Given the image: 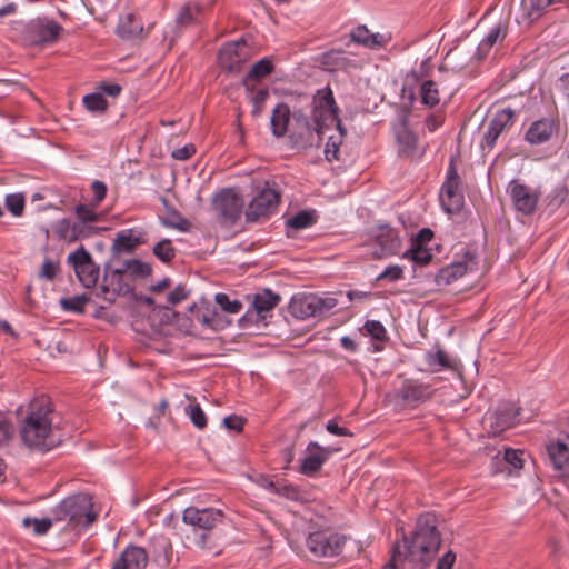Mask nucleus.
Returning <instances> with one entry per match:
<instances>
[{
  "mask_svg": "<svg viewBox=\"0 0 569 569\" xmlns=\"http://www.w3.org/2000/svg\"><path fill=\"white\" fill-rule=\"evenodd\" d=\"M22 442L31 450L48 452L61 443L53 427V410L47 397L33 399L20 428Z\"/></svg>",
  "mask_w": 569,
  "mask_h": 569,
  "instance_id": "nucleus-1",
  "label": "nucleus"
},
{
  "mask_svg": "<svg viewBox=\"0 0 569 569\" xmlns=\"http://www.w3.org/2000/svg\"><path fill=\"white\" fill-rule=\"evenodd\" d=\"M439 546L436 519L430 515L420 517L413 537L410 540L403 537V545L397 543L393 547L391 559L385 568L398 569L408 557L412 561H425L437 552Z\"/></svg>",
  "mask_w": 569,
  "mask_h": 569,
  "instance_id": "nucleus-2",
  "label": "nucleus"
},
{
  "mask_svg": "<svg viewBox=\"0 0 569 569\" xmlns=\"http://www.w3.org/2000/svg\"><path fill=\"white\" fill-rule=\"evenodd\" d=\"M56 521L68 520L73 527H88L97 519L92 510L91 497L86 493L70 496L57 505L53 510Z\"/></svg>",
  "mask_w": 569,
  "mask_h": 569,
  "instance_id": "nucleus-3",
  "label": "nucleus"
},
{
  "mask_svg": "<svg viewBox=\"0 0 569 569\" xmlns=\"http://www.w3.org/2000/svg\"><path fill=\"white\" fill-rule=\"evenodd\" d=\"M339 109L336 104L333 92L329 87L317 90L312 98V121L322 129L336 127L341 129L338 117Z\"/></svg>",
  "mask_w": 569,
  "mask_h": 569,
  "instance_id": "nucleus-4",
  "label": "nucleus"
},
{
  "mask_svg": "<svg viewBox=\"0 0 569 569\" xmlns=\"http://www.w3.org/2000/svg\"><path fill=\"white\" fill-rule=\"evenodd\" d=\"M338 305L333 296L301 295L295 296L289 305L290 312L298 319L321 317Z\"/></svg>",
  "mask_w": 569,
  "mask_h": 569,
  "instance_id": "nucleus-5",
  "label": "nucleus"
},
{
  "mask_svg": "<svg viewBox=\"0 0 569 569\" xmlns=\"http://www.w3.org/2000/svg\"><path fill=\"white\" fill-rule=\"evenodd\" d=\"M440 202L447 213L453 214L461 211L465 197L461 191V180L457 173L453 159L447 169L446 181L440 191Z\"/></svg>",
  "mask_w": 569,
  "mask_h": 569,
  "instance_id": "nucleus-6",
  "label": "nucleus"
},
{
  "mask_svg": "<svg viewBox=\"0 0 569 569\" xmlns=\"http://www.w3.org/2000/svg\"><path fill=\"white\" fill-rule=\"evenodd\" d=\"M323 131L325 129L315 124V122L311 124L301 112L292 113V127H290L288 134L295 147L306 149L318 144Z\"/></svg>",
  "mask_w": 569,
  "mask_h": 569,
  "instance_id": "nucleus-7",
  "label": "nucleus"
},
{
  "mask_svg": "<svg viewBox=\"0 0 569 569\" xmlns=\"http://www.w3.org/2000/svg\"><path fill=\"white\" fill-rule=\"evenodd\" d=\"M346 543L345 536L330 531H316L308 536V550L317 558L338 556Z\"/></svg>",
  "mask_w": 569,
  "mask_h": 569,
  "instance_id": "nucleus-8",
  "label": "nucleus"
},
{
  "mask_svg": "<svg viewBox=\"0 0 569 569\" xmlns=\"http://www.w3.org/2000/svg\"><path fill=\"white\" fill-rule=\"evenodd\" d=\"M67 261L73 268L83 287L91 288L96 286L100 276V268L83 246H80L74 252L70 253Z\"/></svg>",
  "mask_w": 569,
  "mask_h": 569,
  "instance_id": "nucleus-9",
  "label": "nucleus"
},
{
  "mask_svg": "<svg viewBox=\"0 0 569 569\" xmlns=\"http://www.w3.org/2000/svg\"><path fill=\"white\" fill-rule=\"evenodd\" d=\"M433 388L416 379H403L395 391V399L403 407L416 408L433 396Z\"/></svg>",
  "mask_w": 569,
  "mask_h": 569,
  "instance_id": "nucleus-10",
  "label": "nucleus"
},
{
  "mask_svg": "<svg viewBox=\"0 0 569 569\" xmlns=\"http://www.w3.org/2000/svg\"><path fill=\"white\" fill-rule=\"evenodd\" d=\"M212 206L220 218L226 222L234 223L241 216L243 200L232 189H223L216 194Z\"/></svg>",
  "mask_w": 569,
  "mask_h": 569,
  "instance_id": "nucleus-11",
  "label": "nucleus"
},
{
  "mask_svg": "<svg viewBox=\"0 0 569 569\" xmlns=\"http://www.w3.org/2000/svg\"><path fill=\"white\" fill-rule=\"evenodd\" d=\"M62 31V27L52 20L37 19L28 23L26 40L30 44L39 46L56 42Z\"/></svg>",
  "mask_w": 569,
  "mask_h": 569,
  "instance_id": "nucleus-12",
  "label": "nucleus"
},
{
  "mask_svg": "<svg viewBox=\"0 0 569 569\" xmlns=\"http://www.w3.org/2000/svg\"><path fill=\"white\" fill-rule=\"evenodd\" d=\"M508 192L515 209L525 216L533 213L541 196L539 189L522 184L518 181L510 182Z\"/></svg>",
  "mask_w": 569,
  "mask_h": 569,
  "instance_id": "nucleus-13",
  "label": "nucleus"
},
{
  "mask_svg": "<svg viewBox=\"0 0 569 569\" xmlns=\"http://www.w3.org/2000/svg\"><path fill=\"white\" fill-rule=\"evenodd\" d=\"M133 290L132 283L127 279L121 268L107 271L98 296L108 302H113L120 295H127Z\"/></svg>",
  "mask_w": 569,
  "mask_h": 569,
  "instance_id": "nucleus-14",
  "label": "nucleus"
},
{
  "mask_svg": "<svg viewBox=\"0 0 569 569\" xmlns=\"http://www.w3.org/2000/svg\"><path fill=\"white\" fill-rule=\"evenodd\" d=\"M279 196L271 188L262 189L249 203L246 210L248 221H257L271 214L278 204Z\"/></svg>",
  "mask_w": 569,
  "mask_h": 569,
  "instance_id": "nucleus-15",
  "label": "nucleus"
},
{
  "mask_svg": "<svg viewBox=\"0 0 569 569\" xmlns=\"http://www.w3.org/2000/svg\"><path fill=\"white\" fill-rule=\"evenodd\" d=\"M250 57V50L244 41L226 43L219 52V62L221 68L238 72Z\"/></svg>",
  "mask_w": 569,
  "mask_h": 569,
  "instance_id": "nucleus-16",
  "label": "nucleus"
},
{
  "mask_svg": "<svg viewBox=\"0 0 569 569\" xmlns=\"http://www.w3.org/2000/svg\"><path fill=\"white\" fill-rule=\"evenodd\" d=\"M182 519L187 525L210 531L222 521L223 512L214 508L199 509L189 507L183 511Z\"/></svg>",
  "mask_w": 569,
  "mask_h": 569,
  "instance_id": "nucleus-17",
  "label": "nucleus"
},
{
  "mask_svg": "<svg viewBox=\"0 0 569 569\" xmlns=\"http://www.w3.org/2000/svg\"><path fill=\"white\" fill-rule=\"evenodd\" d=\"M375 242L379 246V249L373 252L378 259L396 254L401 246L398 232L388 224L377 227Z\"/></svg>",
  "mask_w": 569,
  "mask_h": 569,
  "instance_id": "nucleus-18",
  "label": "nucleus"
},
{
  "mask_svg": "<svg viewBox=\"0 0 569 569\" xmlns=\"http://www.w3.org/2000/svg\"><path fill=\"white\" fill-rule=\"evenodd\" d=\"M547 452L553 468L569 482V436L561 440L550 441Z\"/></svg>",
  "mask_w": 569,
  "mask_h": 569,
  "instance_id": "nucleus-19",
  "label": "nucleus"
},
{
  "mask_svg": "<svg viewBox=\"0 0 569 569\" xmlns=\"http://www.w3.org/2000/svg\"><path fill=\"white\" fill-rule=\"evenodd\" d=\"M148 563V553L143 548L128 546L119 553L110 569H144Z\"/></svg>",
  "mask_w": 569,
  "mask_h": 569,
  "instance_id": "nucleus-20",
  "label": "nucleus"
},
{
  "mask_svg": "<svg viewBox=\"0 0 569 569\" xmlns=\"http://www.w3.org/2000/svg\"><path fill=\"white\" fill-rule=\"evenodd\" d=\"M76 226H79L83 230V237L86 239L98 233L99 229L93 224L101 220V213L96 211V206L80 203L74 207Z\"/></svg>",
  "mask_w": 569,
  "mask_h": 569,
  "instance_id": "nucleus-21",
  "label": "nucleus"
},
{
  "mask_svg": "<svg viewBox=\"0 0 569 569\" xmlns=\"http://www.w3.org/2000/svg\"><path fill=\"white\" fill-rule=\"evenodd\" d=\"M329 450L320 447L317 442H310L306 450V457L300 465V472L306 476H312L318 472L327 461Z\"/></svg>",
  "mask_w": 569,
  "mask_h": 569,
  "instance_id": "nucleus-22",
  "label": "nucleus"
},
{
  "mask_svg": "<svg viewBox=\"0 0 569 569\" xmlns=\"http://www.w3.org/2000/svg\"><path fill=\"white\" fill-rule=\"evenodd\" d=\"M148 558L151 557L152 561L160 569H164L171 561V543L170 540L163 536H154L149 543V551H147Z\"/></svg>",
  "mask_w": 569,
  "mask_h": 569,
  "instance_id": "nucleus-23",
  "label": "nucleus"
},
{
  "mask_svg": "<svg viewBox=\"0 0 569 569\" xmlns=\"http://www.w3.org/2000/svg\"><path fill=\"white\" fill-rule=\"evenodd\" d=\"M281 297L270 289H264L256 293L252 300V311L257 316V321H264L268 317H271L272 310L278 306Z\"/></svg>",
  "mask_w": 569,
  "mask_h": 569,
  "instance_id": "nucleus-24",
  "label": "nucleus"
},
{
  "mask_svg": "<svg viewBox=\"0 0 569 569\" xmlns=\"http://www.w3.org/2000/svg\"><path fill=\"white\" fill-rule=\"evenodd\" d=\"M482 130L479 148L485 162L487 157L493 152L498 139V114L489 113L482 124Z\"/></svg>",
  "mask_w": 569,
  "mask_h": 569,
  "instance_id": "nucleus-25",
  "label": "nucleus"
},
{
  "mask_svg": "<svg viewBox=\"0 0 569 569\" xmlns=\"http://www.w3.org/2000/svg\"><path fill=\"white\" fill-rule=\"evenodd\" d=\"M51 231L57 240L64 241L67 243H73L86 239L83 237L82 228L76 226L74 221H71L67 218L53 222L51 226Z\"/></svg>",
  "mask_w": 569,
  "mask_h": 569,
  "instance_id": "nucleus-26",
  "label": "nucleus"
},
{
  "mask_svg": "<svg viewBox=\"0 0 569 569\" xmlns=\"http://www.w3.org/2000/svg\"><path fill=\"white\" fill-rule=\"evenodd\" d=\"M351 41L369 49L383 48L389 38L379 32L372 33L366 26H358L350 32Z\"/></svg>",
  "mask_w": 569,
  "mask_h": 569,
  "instance_id": "nucleus-27",
  "label": "nucleus"
},
{
  "mask_svg": "<svg viewBox=\"0 0 569 569\" xmlns=\"http://www.w3.org/2000/svg\"><path fill=\"white\" fill-rule=\"evenodd\" d=\"M555 131L556 124L552 120L540 119L531 123L526 133V140L530 144H541L548 141Z\"/></svg>",
  "mask_w": 569,
  "mask_h": 569,
  "instance_id": "nucleus-28",
  "label": "nucleus"
},
{
  "mask_svg": "<svg viewBox=\"0 0 569 569\" xmlns=\"http://www.w3.org/2000/svg\"><path fill=\"white\" fill-rule=\"evenodd\" d=\"M270 123L272 133L277 138L289 133L290 127H292V113L289 107L284 103L277 104L272 111Z\"/></svg>",
  "mask_w": 569,
  "mask_h": 569,
  "instance_id": "nucleus-29",
  "label": "nucleus"
},
{
  "mask_svg": "<svg viewBox=\"0 0 569 569\" xmlns=\"http://www.w3.org/2000/svg\"><path fill=\"white\" fill-rule=\"evenodd\" d=\"M142 242L141 233L132 229L122 230L117 233L113 243L112 251L116 254L131 253Z\"/></svg>",
  "mask_w": 569,
  "mask_h": 569,
  "instance_id": "nucleus-30",
  "label": "nucleus"
},
{
  "mask_svg": "<svg viewBox=\"0 0 569 569\" xmlns=\"http://www.w3.org/2000/svg\"><path fill=\"white\" fill-rule=\"evenodd\" d=\"M520 407L513 399L500 403V431L513 427L520 421Z\"/></svg>",
  "mask_w": 569,
  "mask_h": 569,
  "instance_id": "nucleus-31",
  "label": "nucleus"
},
{
  "mask_svg": "<svg viewBox=\"0 0 569 569\" xmlns=\"http://www.w3.org/2000/svg\"><path fill=\"white\" fill-rule=\"evenodd\" d=\"M117 32L122 39H133L143 32V27L134 14L128 13L120 18Z\"/></svg>",
  "mask_w": 569,
  "mask_h": 569,
  "instance_id": "nucleus-32",
  "label": "nucleus"
},
{
  "mask_svg": "<svg viewBox=\"0 0 569 569\" xmlns=\"http://www.w3.org/2000/svg\"><path fill=\"white\" fill-rule=\"evenodd\" d=\"M527 458L529 455L522 449L505 448L503 462L510 467L507 471L508 476H517L523 468Z\"/></svg>",
  "mask_w": 569,
  "mask_h": 569,
  "instance_id": "nucleus-33",
  "label": "nucleus"
},
{
  "mask_svg": "<svg viewBox=\"0 0 569 569\" xmlns=\"http://www.w3.org/2000/svg\"><path fill=\"white\" fill-rule=\"evenodd\" d=\"M322 64L328 70H347L353 66V61L349 59L342 50H331L323 54Z\"/></svg>",
  "mask_w": 569,
  "mask_h": 569,
  "instance_id": "nucleus-34",
  "label": "nucleus"
},
{
  "mask_svg": "<svg viewBox=\"0 0 569 569\" xmlns=\"http://www.w3.org/2000/svg\"><path fill=\"white\" fill-rule=\"evenodd\" d=\"M273 62L270 58H262L251 67L250 71L243 79V86L249 88L250 82L266 78L273 71Z\"/></svg>",
  "mask_w": 569,
  "mask_h": 569,
  "instance_id": "nucleus-35",
  "label": "nucleus"
},
{
  "mask_svg": "<svg viewBox=\"0 0 569 569\" xmlns=\"http://www.w3.org/2000/svg\"><path fill=\"white\" fill-rule=\"evenodd\" d=\"M420 101L428 108H433L440 102L438 84L432 80H425L419 89Z\"/></svg>",
  "mask_w": 569,
  "mask_h": 569,
  "instance_id": "nucleus-36",
  "label": "nucleus"
},
{
  "mask_svg": "<svg viewBox=\"0 0 569 569\" xmlns=\"http://www.w3.org/2000/svg\"><path fill=\"white\" fill-rule=\"evenodd\" d=\"M397 141L401 153L408 157L416 154L417 137L407 127L403 126L397 131Z\"/></svg>",
  "mask_w": 569,
  "mask_h": 569,
  "instance_id": "nucleus-37",
  "label": "nucleus"
},
{
  "mask_svg": "<svg viewBox=\"0 0 569 569\" xmlns=\"http://www.w3.org/2000/svg\"><path fill=\"white\" fill-rule=\"evenodd\" d=\"M121 269L127 278H146L151 273V267L137 259L127 260Z\"/></svg>",
  "mask_w": 569,
  "mask_h": 569,
  "instance_id": "nucleus-38",
  "label": "nucleus"
},
{
  "mask_svg": "<svg viewBox=\"0 0 569 569\" xmlns=\"http://www.w3.org/2000/svg\"><path fill=\"white\" fill-rule=\"evenodd\" d=\"M202 7L197 2H188L177 16V23L181 27L190 26L198 21Z\"/></svg>",
  "mask_w": 569,
  "mask_h": 569,
  "instance_id": "nucleus-39",
  "label": "nucleus"
},
{
  "mask_svg": "<svg viewBox=\"0 0 569 569\" xmlns=\"http://www.w3.org/2000/svg\"><path fill=\"white\" fill-rule=\"evenodd\" d=\"M22 526L26 529H31L36 536L46 535L52 527V520L50 518H31L26 517L22 519Z\"/></svg>",
  "mask_w": 569,
  "mask_h": 569,
  "instance_id": "nucleus-40",
  "label": "nucleus"
},
{
  "mask_svg": "<svg viewBox=\"0 0 569 569\" xmlns=\"http://www.w3.org/2000/svg\"><path fill=\"white\" fill-rule=\"evenodd\" d=\"M466 272L467 266L462 262H458L442 268L439 272L438 278L440 281L450 283L451 281H455L465 276Z\"/></svg>",
  "mask_w": 569,
  "mask_h": 569,
  "instance_id": "nucleus-41",
  "label": "nucleus"
},
{
  "mask_svg": "<svg viewBox=\"0 0 569 569\" xmlns=\"http://www.w3.org/2000/svg\"><path fill=\"white\" fill-rule=\"evenodd\" d=\"M82 101L86 109L90 112H103L108 106V102L101 92L87 94L83 97Z\"/></svg>",
  "mask_w": 569,
  "mask_h": 569,
  "instance_id": "nucleus-42",
  "label": "nucleus"
},
{
  "mask_svg": "<svg viewBox=\"0 0 569 569\" xmlns=\"http://www.w3.org/2000/svg\"><path fill=\"white\" fill-rule=\"evenodd\" d=\"M405 257L411 259L415 263L425 266L430 262L432 254L421 243L417 242L406 252Z\"/></svg>",
  "mask_w": 569,
  "mask_h": 569,
  "instance_id": "nucleus-43",
  "label": "nucleus"
},
{
  "mask_svg": "<svg viewBox=\"0 0 569 569\" xmlns=\"http://www.w3.org/2000/svg\"><path fill=\"white\" fill-rule=\"evenodd\" d=\"M337 131L338 134L328 137V141L326 143L325 156L328 161L338 159L339 147L345 136V129L341 127V129H337Z\"/></svg>",
  "mask_w": 569,
  "mask_h": 569,
  "instance_id": "nucleus-44",
  "label": "nucleus"
},
{
  "mask_svg": "<svg viewBox=\"0 0 569 569\" xmlns=\"http://www.w3.org/2000/svg\"><path fill=\"white\" fill-rule=\"evenodd\" d=\"M427 363L432 370L453 367L452 360L443 350H437L435 353H429L427 356Z\"/></svg>",
  "mask_w": 569,
  "mask_h": 569,
  "instance_id": "nucleus-45",
  "label": "nucleus"
},
{
  "mask_svg": "<svg viewBox=\"0 0 569 569\" xmlns=\"http://www.w3.org/2000/svg\"><path fill=\"white\" fill-rule=\"evenodd\" d=\"M24 206L26 197L23 193H12L6 197V207L14 217L22 216Z\"/></svg>",
  "mask_w": 569,
  "mask_h": 569,
  "instance_id": "nucleus-46",
  "label": "nucleus"
},
{
  "mask_svg": "<svg viewBox=\"0 0 569 569\" xmlns=\"http://www.w3.org/2000/svg\"><path fill=\"white\" fill-rule=\"evenodd\" d=\"M153 253L157 258H159L163 262L171 261L176 256V250L172 247V243L170 240L164 239L158 242L153 247Z\"/></svg>",
  "mask_w": 569,
  "mask_h": 569,
  "instance_id": "nucleus-47",
  "label": "nucleus"
},
{
  "mask_svg": "<svg viewBox=\"0 0 569 569\" xmlns=\"http://www.w3.org/2000/svg\"><path fill=\"white\" fill-rule=\"evenodd\" d=\"M277 495L284 497L292 501H303V493L301 490L291 483H287L284 481L280 482V486L277 487Z\"/></svg>",
  "mask_w": 569,
  "mask_h": 569,
  "instance_id": "nucleus-48",
  "label": "nucleus"
},
{
  "mask_svg": "<svg viewBox=\"0 0 569 569\" xmlns=\"http://www.w3.org/2000/svg\"><path fill=\"white\" fill-rule=\"evenodd\" d=\"M88 298L84 296H74L71 298L61 299L60 303L63 310L82 313Z\"/></svg>",
  "mask_w": 569,
  "mask_h": 569,
  "instance_id": "nucleus-49",
  "label": "nucleus"
},
{
  "mask_svg": "<svg viewBox=\"0 0 569 569\" xmlns=\"http://www.w3.org/2000/svg\"><path fill=\"white\" fill-rule=\"evenodd\" d=\"M186 412L190 420L198 429H203L207 426V416L198 403L189 405Z\"/></svg>",
  "mask_w": 569,
  "mask_h": 569,
  "instance_id": "nucleus-50",
  "label": "nucleus"
},
{
  "mask_svg": "<svg viewBox=\"0 0 569 569\" xmlns=\"http://www.w3.org/2000/svg\"><path fill=\"white\" fill-rule=\"evenodd\" d=\"M313 223V216L307 211H301L288 220V226L296 230L308 228Z\"/></svg>",
  "mask_w": 569,
  "mask_h": 569,
  "instance_id": "nucleus-51",
  "label": "nucleus"
},
{
  "mask_svg": "<svg viewBox=\"0 0 569 569\" xmlns=\"http://www.w3.org/2000/svg\"><path fill=\"white\" fill-rule=\"evenodd\" d=\"M216 302L228 313H238L242 308V303L239 300H230L226 293H217Z\"/></svg>",
  "mask_w": 569,
  "mask_h": 569,
  "instance_id": "nucleus-52",
  "label": "nucleus"
},
{
  "mask_svg": "<svg viewBox=\"0 0 569 569\" xmlns=\"http://www.w3.org/2000/svg\"><path fill=\"white\" fill-rule=\"evenodd\" d=\"M250 99L254 106V112H259L260 107L264 103L266 99L269 96V92L266 88H254L252 82L249 83Z\"/></svg>",
  "mask_w": 569,
  "mask_h": 569,
  "instance_id": "nucleus-53",
  "label": "nucleus"
},
{
  "mask_svg": "<svg viewBox=\"0 0 569 569\" xmlns=\"http://www.w3.org/2000/svg\"><path fill=\"white\" fill-rule=\"evenodd\" d=\"M14 433V428L6 415L0 412V446L8 443Z\"/></svg>",
  "mask_w": 569,
  "mask_h": 569,
  "instance_id": "nucleus-54",
  "label": "nucleus"
},
{
  "mask_svg": "<svg viewBox=\"0 0 569 569\" xmlns=\"http://www.w3.org/2000/svg\"><path fill=\"white\" fill-rule=\"evenodd\" d=\"M365 330L369 336L379 341H383L387 337V331L383 325L377 320H368L365 323Z\"/></svg>",
  "mask_w": 569,
  "mask_h": 569,
  "instance_id": "nucleus-55",
  "label": "nucleus"
},
{
  "mask_svg": "<svg viewBox=\"0 0 569 569\" xmlns=\"http://www.w3.org/2000/svg\"><path fill=\"white\" fill-rule=\"evenodd\" d=\"M59 269L60 267L58 262L46 259L42 263L39 276L40 278L51 281L57 277Z\"/></svg>",
  "mask_w": 569,
  "mask_h": 569,
  "instance_id": "nucleus-56",
  "label": "nucleus"
},
{
  "mask_svg": "<svg viewBox=\"0 0 569 569\" xmlns=\"http://www.w3.org/2000/svg\"><path fill=\"white\" fill-rule=\"evenodd\" d=\"M403 278V269L398 266L393 264L388 268H386L378 277L377 280H389V281H397Z\"/></svg>",
  "mask_w": 569,
  "mask_h": 569,
  "instance_id": "nucleus-57",
  "label": "nucleus"
},
{
  "mask_svg": "<svg viewBox=\"0 0 569 569\" xmlns=\"http://www.w3.org/2000/svg\"><path fill=\"white\" fill-rule=\"evenodd\" d=\"M498 39V28H493L490 30L489 34L485 40H482L478 47V53L481 57H485L487 52L492 48Z\"/></svg>",
  "mask_w": 569,
  "mask_h": 569,
  "instance_id": "nucleus-58",
  "label": "nucleus"
},
{
  "mask_svg": "<svg viewBox=\"0 0 569 569\" xmlns=\"http://www.w3.org/2000/svg\"><path fill=\"white\" fill-rule=\"evenodd\" d=\"M91 190L93 192V200L91 204L98 207L106 198L107 186L101 181H93L91 184Z\"/></svg>",
  "mask_w": 569,
  "mask_h": 569,
  "instance_id": "nucleus-59",
  "label": "nucleus"
},
{
  "mask_svg": "<svg viewBox=\"0 0 569 569\" xmlns=\"http://www.w3.org/2000/svg\"><path fill=\"white\" fill-rule=\"evenodd\" d=\"M569 196V190L565 186H558L553 189L550 197V204L559 207L562 204Z\"/></svg>",
  "mask_w": 569,
  "mask_h": 569,
  "instance_id": "nucleus-60",
  "label": "nucleus"
},
{
  "mask_svg": "<svg viewBox=\"0 0 569 569\" xmlns=\"http://www.w3.org/2000/svg\"><path fill=\"white\" fill-rule=\"evenodd\" d=\"M188 292L183 286L176 287L167 297V300L170 305H178L184 299H187Z\"/></svg>",
  "mask_w": 569,
  "mask_h": 569,
  "instance_id": "nucleus-61",
  "label": "nucleus"
},
{
  "mask_svg": "<svg viewBox=\"0 0 569 569\" xmlns=\"http://www.w3.org/2000/svg\"><path fill=\"white\" fill-rule=\"evenodd\" d=\"M164 224L184 232L190 229V222L180 216L166 220Z\"/></svg>",
  "mask_w": 569,
  "mask_h": 569,
  "instance_id": "nucleus-62",
  "label": "nucleus"
},
{
  "mask_svg": "<svg viewBox=\"0 0 569 569\" xmlns=\"http://www.w3.org/2000/svg\"><path fill=\"white\" fill-rule=\"evenodd\" d=\"M223 425L229 430L240 431L243 426V420L238 416L231 415L223 419Z\"/></svg>",
  "mask_w": 569,
  "mask_h": 569,
  "instance_id": "nucleus-63",
  "label": "nucleus"
},
{
  "mask_svg": "<svg viewBox=\"0 0 569 569\" xmlns=\"http://www.w3.org/2000/svg\"><path fill=\"white\" fill-rule=\"evenodd\" d=\"M456 555L452 551L445 553L437 563V569H452Z\"/></svg>",
  "mask_w": 569,
  "mask_h": 569,
  "instance_id": "nucleus-64",
  "label": "nucleus"
}]
</instances>
